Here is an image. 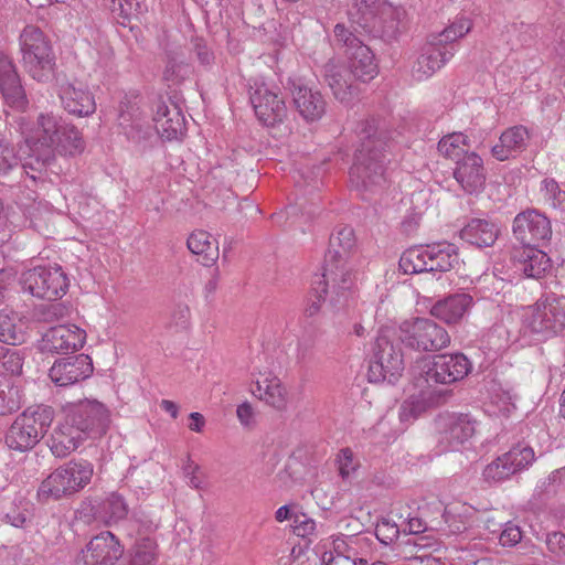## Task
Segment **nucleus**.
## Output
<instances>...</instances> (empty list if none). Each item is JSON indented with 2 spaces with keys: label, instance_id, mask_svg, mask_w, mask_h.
Here are the masks:
<instances>
[{
  "label": "nucleus",
  "instance_id": "obj_1",
  "mask_svg": "<svg viewBox=\"0 0 565 565\" xmlns=\"http://www.w3.org/2000/svg\"><path fill=\"white\" fill-rule=\"evenodd\" d=\"M15 122L28 150L23 170L32 182L43 179L55 152L74 156L84 150L79 130L54 113H40L35 120L21 115Z\"/></svg>",
  "mask_w": 565,
  "mask_h": 565
},
{
  "label": "nucleus",
  "instance_id": "obj_2",
  "mask_svg": "<svg viewBox=\"0 0 565 565\" xmlns=\"http://www.w3.org/2000/svg\"><path fill=\"white\" fill-rule=\"evenodd\" d=\"M61 414L50 438V449L58 458L68 456L88 439L100 438L110 422L108 408L97 399L68 402Z\"/></svg>",
  "mask_w": 565,
  "mask_h": 565
},
{
  "label": "nucleus",
  "instance_id": "obj_3",
  "mask_svg": "<svg viewBox=\"0 0 565 565\" xmlns=\"http://www.w3.org/2000/svg\"><path fill=\"white\" fill-rule=\"evenodd\" d=\"M388 132L372 119L361 132V143L350 169V181L359 191L375 192L385 182Z\"/></svg>",
  "mask_w": 565,
  "mask_h": 565
},
{
  "label": "nucleus",
  "instance_id": "obj_4",
  "mask_svg": "<svg viewBox=\"0 0 565 565\" xmlns=\"http://www.w3.org/2000/svg\"><path fill=\"white\" fill-rule=\"evenodd\" d=\"M520 328L515 341L521 345L551 339L565 329V297L550 294L519 312Z\"/></svg>",
  "mask_w": 565,
  "mask_h": 565
},
{
  "label": "nucleus",
  "instance_id": "obj_5",
  "mask_svg": "<svg viewBox=\"0 0 565 565\" xmlns=\"http://www.w3.org/2000/svg\"><path fill=\"white\" fill-rule=\"evenodd\" d=\"M153 126L147 122L146 117L137 106L120 109L119 126L128 139L140 142L157 135L167 140L177 139L183 134L185 118L177 105L171 107L163 100L156 103L152 117Z\"/></svg>",
  "mask_w": 565,
  "mask_h": 565
},
{
  "label": "nucleus",
  "instance_id": "obj_6",
  "mask_svg": "<svg viewBox=\"0 0 565 565\" xmlns=\"http://www.w3.org/2000/svg\"><path fill=\"white\" fill-rule=\"evenodd\" d=\"M354 246L355 236L350 226L337 227L330 236L322 278L339 292L355 289L358 274L355 260L351 257Z\"/></svg>",
  "mask_w": 565,
  "mask_h": 565
},
{
  "label": "nucleus",
  "instance_id": "obj_7",
  "mask_svg": "<svg viewBox=\"0 0 565 565\" xmlns=\"http://www.w3.org/2000/svg\"><path fill=\"white\" fill-rule=\"evenodd\" d=\"M93 465L87 460H71L54 469L38 489L39 501L60 500L83 490L92 480Z\"/></svg>",
  "mask_w": 565,
  "mask_h": 565
},
{
  "label": "nucleus",
  "instance_id": "obj_8",
  "mask_svg": "<svg viewBox=\"0 0 565 565\" xmlns=\"http://www.w3.org/2000/svg\"><path fill=\"white\" fill-rule=\"evenodd\" d=\"M22 66L38 82H47L54 75L55 55L44 32L34 25H26L19 38Z\"/></svg>",
  "mask_w": 565,
  "mask_h": 565
},
{
  "label": "nucleus",
  "instance_id": "obj_9",
  "mask_svg": "<svg viewBox=\"0 0 565 565\" xmlns=\"http://www.w3.org/2000/svg\"><path fill=\"white\" fill-rule=\"evenodd\" d=\"M54 418L50 406L36 405L20 414L6 435V444L18 451L32 449L45 435Z\"/></svg>",
  "mask_w": 565,
  "mask_h": 565
},
{
  "label": "nucleus",
  "instance_id": "obj_10",
  "mask_svg": "<svg viewBox=\"0 0 565 565\" xmlns=\"http://www.w3.org/2000/svg\"><path fill=\"white\" fill-rule=\"evenodd\" d=\"M405 369L402 349L392 341L387 331H382L375 341L367 377L370 382L395 384Z\"/></svg>",
  "mask_w": 565,
  "mask_h": 565
},
{
  "label": "nucleus",
  "instance_id": "obj_11",
  "mask_svg": "<svg viewBox=\"0 0 565 565\" xmlns=\"http://www.w3.org/2000/svg\"><path fill=\"white\" fill-rule=\"evenodd\" d=\"M20 282L24 291L46 300L61 299L70 286L66 273L57 264L28 269L22 274Z\"/></svg>",
  "mask_w": 565,
  "mask_h": 565
},
{
  "label": "nucleus",
  "instance_id": "obj_12",
  "mask_svg": "<svg viewBox=\"0 0 565 565\" xmlns=\"http://www.w3.org/2000/svg\"><path fill=\"white\" fill-rule=\"evenodd\" d=\"M401 340L418 351H438L450 343L448 332L435 321L416 318L401 324Z\"/></svg>",
  "mask_w": 565,
  "mask_h": 565
},
{
  "label": "nucleus",
  "instance_id": "obj_13",
  "mask_svg": "<svg viewBox=\"0 0 565 565\" xmlns=\"http://www.w3.org/2000/svg\"><path fill=\"white\" fill-rule=\"evenodd\" d=\"M249 99L258 120L265 126L281 122L287 116V107L279 96V88L269 86L263 79H253Z\"/></svg>",
  "mask_w": 565,
  "mask_h": 565
},
{
  "label": "nucleus",
  "instance_id": "obj_14",
  "mask_svg": "<svg viewBox=\"0 0 565 565\" xmlns=\"http://www.w3.org/2000/svg\"><path fill=\"white\" fill-rule=\"evenodd\" d=\"M471 370V363L461 353L438 354L426 361L423 366L425 381L437 384H452L465 379Z\"/></svg>",
  "mask_w": 565,
  "mask_h": 565
},
{
  "label": "nucleus",
  "instance_id": "obj_15",
  "mask_svg": "<svg viewBox=\"0 0 565 565\" xmlns=\"http://www.w3.org/2000/svg\"><path fill=\"white\" fill-rule=\"evenodd\" d=\"M124 554V546L109 531L102 532L86 544L74 565H115Z\"/></svg>",
  "mask_w": 565,
  "mask_h": 565
},
{
  "label": "nucleus",
  "instance_id": "obj_16",
  "mask_svg": "<svg viewBox=\"0 0 565 565\" xmlns=\"http://www.w3.org/2000/svg\"><path fill=\"white\" fill-rule=\"evenodd\" d=\"M86 342V331L73 323L47 329L39 341L42 352L68 354L81 350Z\"/></svg>",
  "mask_w": 565,
  "mask_h": 565
},
{
  "label": "nucleus",
  "instance_id": "obj_17",
  "mask_svg": "<svg viewBox=\"0 0 565 565\" xmlns=\"http://www.w3.org/2000/svg\"><path fill=\"white\" fill-rule=\"evenodd\" d=\"M513 235L523 246H533L551 238V222L535 210L523 211L514 217Z\"/></svg>",
  "mask_w": 565,
  "mask_h": 565
},
{
  "label": "nucleus",
  "instance_id": "obj_18",
  "mask_svg": "<svg viewBox=\"0 0 565 565\" xmlns=\"http://www.w3.org/2000/svg\"><path fill=\"white\" fill-rule=\"evenodd\" d=\"M57 96L61 106L70 115L88 117L96 110L93 94L82 83L62 81L57 84Z\"/></svg>",
  "mask_w": 565,
  "mask_h": 565
},
{
  "label": "nucleus",
  "instance_id": "obj_19",
  "mask_svg": "<svg viewBox=\"0 0 565 565\" xmlns=\"http://www.w3.org/2000/svg\"><path fill=\"white\" fill-rule=\"evenodd\" d=\"M454 55L455 50L450 46L439 45V42L429 36L412 66V76L416 81H425L445 66Z\"/></svg>",
  "mask_w": 565,
  "mask_h": 565
},
{
  "label": "nucleus",
  "instance_id": "obj_20",
  "mask_svg": "<svg viewBox=\"0 0 565 565\" xmlns=\"http://www.w3.org/2000/svg\"><path fill=\"white\" fill-rule=\"evenodd\" d=\"M252 381L255 385L252 388V394L256 398L278 411L286 408L287 390L274 372L267 369L253 371Z\"/></svg>",
  "mask_w": 565,
  "mask_h": 565
},
{
  "label": "nucleus",
  "instance_id": "obj_21",
  "mask_svg": "<svg viewBox=\"0 0 565 565\" xmlns=\"http://www.w3.org/2000/svg\"><path fill=\"white\" fill-rule=\"evenodd\" d=\"M92 373L90 358L79 354L56 360L49 371V376L55 385L68 386L89 377Z\"/></svg>",
  "mask_w": 565,
  "mask_h": 565
},
{
  "label": "nucleus",
  "instance_id": "obj_22",
  "mask_svg": "<svg viewBox=\"0 0 565 565\" xmlns=\"http://www.w3.org/2000/svg\"><path fill=\"white\" fill-rule=\"evenodd\" d=\"M511 260L515 275L534 279L541 278L552 266L546 253L534 246L516 248Z\"/></svg>",
  "mask_w": 565,
  "mask_h": 565
},
{
  "label": "nucleus",
  "instance_id": "obj_23",
  "mask_svg": "<svg viewBox=\"0 0 565 565\" xmlns=\"http://www.w3.org/2000/svg\"><path fill=\"white\" fill-rule=\"evenodd\" d=\"M441 441L447 443V449L458 450L476 431V423L463 414H451L439 419Z\"/></svg>",
  "mask_w": 565,
  "mask_h": 565
},
{
  "label": "nucleus",
  "instance_id": "obj_24",
  "mask_svg": "<svg viewBox=\"0 0 565 565\" xmlns=\"http://www.w3.org/2000/svg\"><path fill=\"white\" fill-rule=\"evenodd\" d=\"M352 74L334 61L324 66V77L334 97L343 103L351 104L360 96V86L352 79Z\"/></svg>",
  "mask_w": 565,
  "mask_h": 565
},
{
  "label": "nucleus",
  "instance_id": "obj_25",
  "mask_svg": "<svg viewBox=\"0 0 565 565\" xmlns=\"http://www.w3.org/2000/svg\"><path fill=\"white\" fill-rule=\"evenodd\" d=\"M0 92L10 107L25 109L28 99L20 78L11 58L3 53H0Z\"/></svg>",
  "mask_w": 565,
  "mask_h": 565
},
{
  "label": "nucleus",
  "instance_id": "obj_26",
  "mask_svg": "<svg viewBox=\"0 0 565 565\" xmlns=\"http://www.w3.org/2000/svg\"><path fill=\"white\" fill-rule=\"evenodd\" d=\"M454 177L467 193L479 192L486 182L482 158L476 152L466 153L454 171Z\"/></svg>",
  "mask_w": 565,
  "mask_h": 565
},
{
  "label": "nucleus",
  "instance_id": "obj_27",
  "mask_svg": "<svg viewBox=\"0 0 565 565\" xmlns=\"http://www.w3.org/2000/svg\"><path fill=\"white\" fill-rule=\"evenodd\" d=\"M405 18V10L401 7H394L384 0H376L374 6V15L365 20V24L356 23L363 29H380L387 38H394L399 31Z\"/></svg>",
  "mask_w": 565,
  "mask_h": 565
},
{
  "label": "nucleus",
  "instance_id": "obj_28",
  "mask_svg": "<svg viewBox=\"0 0 565 565\" xmlns=\"http://www.w3.org/2000/svg\"><path fill=\"white\" fill-rule=\"evenodd\" d=\"M473 305V297L469 294L459 292L437 301L430 309L436 319L447 324H455L462 320Z\"/></svg>",
  "mask_w": 565,
  "mask_h": 565
},
{
  "label": "nucleus",
  "instance_id": "obj_29",
  "mask_svg": "<svg viewBox=\"0 0 565 565\" xmlns=\"http://www.w3.org/2000/svg\"><path fill=\"white\" fill-rule=\"evenodd\" d=\"M292 97L299 114L308 121H315L322 117L326 110V102L318 90L305 84L292 83Z\"/></svg>",
  "mask_w": 565,
  "mask_h": 565
},
{
  "label": "nucleus",
  "instance_id": "obj_30",
  "mask_svg": "<svg viewBox=\"0 0 565 565\" xmlns=\"http://www.w3.org/2000/svg\"><path fill=\"white\" fill-rule=\"evenodd\" d=\"M529 137V131L524 126L508 128L501 134L499 142L492 147V156L500 161L514 157L525 149Z\"/></svg>",
  "mask_w": 565,
  "mask_h": 565
},
{
  "label": "nucleus",
  "instance_id": "obj_31",
  "mask_svg": "<svg viewBox=\"0 0 565 565\" xmlns=\"http://www.w3.org/2000/svg\"><path fill=\"white\" fill-rule=\"evenodd\" d=\"M350 73L363 83L373 79L379 72L375 57L371 49L364 44L347 51Z\"/></svg>",
  "mask_w": 565,
  "mask_h": 565
},
{
  "label": "nucleus",
  "instance_id": "obj_32",
  "mask_svg": "<svg viewBox=\"0 0 565 565\" xmlns=\"http://www.w3.org/2000/svg\"><path fill=\"white\" fill-rule=\"evenodd\" d=\"M498 235L499 226L484 218H472L460 231L461 239L477 247L492 246Z\"/></svg>",
  "mask_w": 565,
  "mask_h": 565
},
{
  "label": "nucleus",
  "instance_id": "obj_33",
  "mask_svg": "<svg viewBox=\"0 0 565 565\" xmlns=\"http://www.w3.org/2000/svg\"><path fill=\"white\" fill-rule=\"evenodd\" d=\"M28 320L20 313L3 309L0 310V341L11 345L25 342L28 337Z\"/></svg>",
  "mask_w": 565,
  "mask_h": 565
},
{
  "label": "nucleus",
  "instance_id": "obj_34",
  "mask_svg": "<svg viewBox=\"0 0 565 565\" xmlns=\"http://www.w3.org/2000/svg\"><path fill=\"white\" fill-rule=\"evenodd\" d=\"M189 250L198 256V260L209 266L218 258V243L205 231L198 230L190 234L186 241Z\"/></svg>",
  "mask_w": 565,
  "mask_h": 565
},
{
  "label": "nucleus",
  "instance_id": "obj_35",
  "mask_svg": "<svg viewBox=\"0 0 565 565\" xmlns=\"http://www.w3.org/2000/svg\"><path fill=\"white\" fill-rule=\"evenodd\" d=\"M428 271H448L459 264V256L454 244L443 242L426 245Z\"/></svg>",
  "mask_w": 565,
  "mask_h": 565
},
{
  "label": "nucleus",
  "instance_id": "obj_36",
  "mask_svg": "<svg viewBox=\"0 0 565 565\" xmlns=\"http://www.w3.org/2000/svg\"><path fill=\"white\" fill-rule=\"evenodd\" d=\"M128 511L125 499L120 494L111 492L98 504L96 518L105 525L110 526L126 519Z\"/></svg>",
  "mask_w": 565,
  "mask_h": 565
},
{
  "label": "nucleus",
  "instance_id": "obj_37",
  "mask_svg": "<svg viewBox=\"0 0 565 565\" xmlns=\"http://www.w3.org/2000/svg\"><path fill=\"white\" fill-rule=\"evenodd\" d=\"M426 246H414L406 249L399 258V268L406 275L428 271Z\"/></svg>",
  "mask_w": 565,
  "mask_h": 565
},
{
  "label": "nucleus",
  "instance_id": "obj_38",
  "mask_svg": "<svg viewBox=\"0 0 565 565\" xmlns=\"http://www.w3.org/2000/svg\"><path fill=\"white\" fill-rule=\"evenodd\" d=\"M472 29V22L466 17L457 18L450 25L438 34L430 35L439 45L450 46L457 51L456 42L468 34Z\"/></svg>",
  "mask_w": 565,
  "mask_h": 565
},
{
  "label": "nucleus",
  "instance_id": "obj_39",
  "mask_svg": "<svg viewBox=\"0 0 565 565\" xmlns=\"http://www.w3.org/2000/svg\"><path fill=\"white\" fill-rule=\"evenodd\" d=\"M487 412L494 416H509L515 408L514 395L510 390L495 386L491 391Z\"/></svg>",
  "mask_w": 565,
  "mask_h": 565
},
{
  "label": "nucleus",
  "instance_id": "obj_40",
  "mask_svg": "<svg viewBox=\"0 0 565 565\" xmlns=\"http://www.w3.org/2000/svg\"><path fill=\"white\" fill-rule=\"evenodd\" d=\"M467 137L462 132H452L443 137L438 142V151L446 158L459 161L467 152Z\"/></svg>",
  "mask_w": 565,
  "mask_h": 565
},
{
  "label": "nucleus",
  "instance_id": "obj_41",
  "mask_svg": "<svg viewBox=\"0 0 565 565\" xmlns=\"http://www.w3.org/2000/svg\"><path fill=\"white\" fill-rule=\"evenodd\" d=\"M513 475L526 469L535 459L534 450L527 445H516L502 455Z\"/></svg>",
  "mask_w": 565,
  "mask_h": 565
},
{
  "label": "nucleus",
  "instance_id": "obj_42",
  "mask_svg": "<svg viewBox=\"0 0 565 565\" xmlns=\"http://www.w3.org/2000/svg\"><path fill=\"white\" fill-rule=\"evenodd\" d=\"M192 74V66L180 56H170L163 71V79L169 85H178Z\"/></svg>",
  "mask_w": 565,
  "mask_h": 565
},
{
  "label": "nucleus",
  "instance_id": "obj_43",
  "mask_svg": "<svg viewBox=\"0 0 565 565\" xmlns=\"http://www.w3.org/2000/svg\"><path fill=\"white\" fill-rule=\"evenodd\" d=\"M157 558V544L150 537L139 540L131 552L129 565H152Z\"/></svg>",
  "mask_w": 565,
  "mask_h": 565
},
{
  "label": "nucleus",
  "instance_id": "obj_44",
  "mask_svg": "<svg viewBox=\"0 0 565 565\" xmlns=\"http://www.w3.org/2000/svg\"><path fill=\"white\" fill-rule=\"evenodd\" d=\"M335 462L343 480L353 478L361 466L360 459L350 448L341 449L337 455Z\"/></svg>",
  "mask_w": 565,
  "mask_h": 565
},
{
  "label": "nucleus",
  "instance_id": "obj_45",
  "mask_svg": "<svg viewBox=\"0 0 565 565\" xmlns=\"http://www.w3.org/2000/svg\"><path fill=\"white\" fill-rule=\"evenodd\" d=\"M21 150L22 156H18L10 142L0 138V174H7L17 167L20 161H22V164L24 163L28 152L23 149Z\"/></svg>",
  "mask_w": 565,
  "mask_h": 565
},
{
  "label": "nucleus",
  "instance_id": "obj_46",
  "mask_svg": "<svg viewBox=\"0 0 565 565\" xmlns=\"http://www.w3.org/2000/svg\"><path fill=\"white\" fill-rule=\"evenodd\" d=\"M21 398L18 388L9 383H0V415L4 416L20 408Z\"/></svg>",
  "mask_w": 565,
  "mask_h": 565
},
{
  "label": "nucleus",
  "instance_id": "obj_47",
  "mask_svg": "<svg viewBox=\"0 0 565 565\" xmlns=\"http://www.w3.org/2000/svg\"><path fill=\"white\" fill-rule=\"evenodd\" d=\"M319 284L322 285L320 291H317V294L313 296V299L312 298L308 299V302L305 308V312L310 317L315 316L316 313L319 312L321 305L324 301L326 295L328 292V288H330L331 291L337 295L338 301H341V299L347 300L348 297L351 294H353V291H354V290L344 291V294L341 291L339 292V291L334 290V288L331 286V284L327 285L324 278Z\"/></svg>",
  "mask_w": 565,
  "mask_h": 565
},
{
  "label": "nucleus",
  "instance_id": "obj_48",
  "mask_svg": "<svg viewBox=\"0 0 565 565\" xmlns=\"http://www.w3.org/2000/svg\"><path fill=\"white\" fill-rule=\"evenodd\" d=\"M483 478L488 481L500 482L513 476V470L505 465L503 456H499L483 469Z\"/></svg>",
  "mask_w": 565,
  "mask_h": 565
},
{
  "label": "nucleus",
  "instance_id": "obj_49",
  "mask_svg": "<svg viewBox=\"0 0 565 565\" xmlns=\"http://www.w3.org/2000/svg\"><path fill=\"white\" fill-rule=\"evenodd\" d=\"M23 359L15 349H4L0 352V369L11 375H19L22 371Z\"/></svg>",
  "mask_w": 565,
  "mask_h": 565
},
{
  "label": "nucleus",
  "instance_id": "obj_50",
  "mask_svg": "<svg viewBox=\"0 0 565 565\" xmlns=\"http://www.w3.org/2000/svg\"><path fill=\"white\" fill-rule=\"evenodd\" d=\"M292 530L297 536L311 540L317 535V523L306 513H295Z\"/></svg>",
  "mask_w": 565,
  "mask_h": 565
},
{
  "label": "nucleus",
  "instance_id": "obj_51",
  "mask_svg": "<svg viewBox=\"0 0 565 565\" xmlns=\"http://www.w3.org/2000/svg\"><path fill=\"white\" fill-rule=\"evenodd\" d=\"M376 0H352L353 9L355 12L350 11L349 18L353 23H363L365 20H370L372 14L374 15V6Z\"/></svg>",
  "mask_w": 565,
  "mask_h": 565
},
{
  "label": "nucleus",
  "instance_id": "obj_52",
  "mask_svg": "<svg viewBox=\"0 0 565 565\" xmlns=\"http://www.w3.org/2000/svg\"><path fill=\"white\" fill-rule=\"evenodd\" d=\"M541 191L545 200L553 206H558L565 201V191L561 190L554 179H544L541 183Z\"/></svg>",
  "mask_w": 565,
  "mask_h": 565
},
{
  "label": "nucleus",
  "instance_id": "obj_53",
  "mask_svg": "<svg viewBox=\"0 0 565 565\" xmlns=\"http://www.w3.org/2000/svg\"><path fill=\"white\" fill-rule=\"evenodd\" d=\"M110 10L124 18H128L141 11L139 0H110Z\"/></svg>",
  "mask_w": 565,
  "mask_h": 565
},
{
  "label": "nucleus",
  "instance_id": "obj_54",
  "mask_svg": "<svg viewBox=\"0 0 565 565\" xmlns=\"http://www.w3.org/2000/svg\"><path fill=\"white\" fill-rule=\"evenodd\" d=\"M334 36L339 43L347 47V51L363 44L343 23L335 24Z\"/></svg>",
  "mask_w": 565,
  "mask_h": 565
},
{
  "label": "nucleus",
  "instance_id": "obj_55",
  "mask_svg": "<svg viewBox=\"0 0 565 565\" xmlns=\"http://www.w3.org/2000/svg\"><path fill=\"white\" fill-rule=\"evenodd\" d=\"M190 309L185 305H178L171 312L169 326L177 330H184L189 324Z\"/></svg>",
  "mask_w": 565,
  "mask_h": 565
},
{
  "label": "nucleus",
  "instance_id": "obj_56",
  "mask_svg": "<svg viewBox=\"0 0 565 565\" xmlns=\"http://www.w3.org/2000/svg\"><path fill=\"white\" fill-rule=\"evenodd\" d=\"M522 539V533L519 526L511 523L505 524L504 529L499 535V542L502 546H514Z\"/></svg>",
  "mask_w": 565,
  "mask_h": 565
},
{
  "label": "nucleus",
  "instance_id": "obj_57",
  "mask_svg": "<svg viewBox=\"0 0 565 565\" xmlns=\"http://www.w3.org/2000/svg\"><path fill=\"white\" fill-rule=\"evenodd\" d=\"M546 544L548 550L557 555L565 556V534L561 532H553L547 535Z\"/></svg>",
  "mask_w": 565,
  "mask_h": 565
},
{
  "label": "nucleus",
  "instance_id": "obj_58",
  "mask_svg": "<svg viewBox=\"0 0 565 565\" xmlns=\"http://www.w3.org/2000/svg\"><path fill=\"white\" fill-rule=\"evenodd\" d=\"M30 519L28 509H13L6 514V520L14 527H24Z\"/></svg>",
  "mask_w": 565,
  "mask_h": 565
},
{
  "label": "nucleus",
  "instance_id": "obj_59",
  "mask_svg": "<svg viewBox=\"0 0 565 565\" xmlns=\"http://www.w3.org/2000/svg\"><path fill=\"white\" fill-rule=\"evenodd\" d=\"M398 527L395 524H391L390 522L385 521L382 524H380L376 529V536L379 540H381L384 544H387L388 541H393L398 536Z\"/></svg>",
  "mask_w": 565,
  "mask_h": 565
},
{
  "label": "nucleus",
  "instance_id": "obj_60",
  "mask_svg": "<svg viewBox=\"0 0 565 565\" xmlns=\"http://www.w3.org/2000/svg\"><path fill=\"white\" fill-rule=\"evenodd\" d=\"M356 559H352L350 556L338 554L333 555V552H326L322 555V563L324 565H358Z\"/></svg>",
  "mask_w": 565,
  "mask_h": 565
},
{
  "label": "nucleus",
  "instance_id": "obj_61",
  "mask_svg": "<svg viewBox=\"0 0 565 565\" xmlns=\"http://www.w3.org/2000/svg\"><path fill=\"white\" fill-rule=\"evenodd\" d=\"M236 415L239 423L245 427H249L254 423V409L248 402L237 406Z\"/></svg>",
  "mask_w": 565,
  "mask_h": 565
},
{
  "label": "nucleus",
  "instance_id": "obj_62",
  "mask_svg": "<svg viewBox=\"0 0 565 565\" xmlns=\"http://www.w3.org/2000/svg\"><path fill=\"white\" fill-rule=\"evenodd\" d=\"M420 412V406L415 405L413 399L405 401L399 409V418L406 420L409 417H416Z\"/></svg>",
  "mask_w": 565,
  "mask_h": 565
},
{
  "label": "nucleus",
  "instance_id": "obj_63",
  "mask_svg": "<svg viewBox=\"0 0 565 565\" xmlns=\"http://www.w3.org/2000/svg\"><path fill=\"white\" fill-rule=\"evenodd\" d=\"M13 273L9 269L0 270V303L4 299L6 291L13 280Z\"/></svg>",
  "mask_w": 565,
  "mask_h": 565
},
{
  "label": "nucleus",
  "instance_id": "obj_64",
  "mask_svg": "<svg viewBox=\"0 0 565 565\" xmlns=\"http://www.w3.org/2000/svg\"><path fill=\"white\" fill-rule=\"evenodd\" d=\"M189 429L195 433H201L205 426V418L201 413L193 412L189 415Z\"/></svg>",
  "mask_w": 565,
  "mask_h": 565
}]
</instances>
